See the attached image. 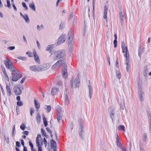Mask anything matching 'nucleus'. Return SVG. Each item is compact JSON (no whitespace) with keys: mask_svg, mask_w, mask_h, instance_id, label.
Returning a JSON list of instances; mask_svg holds the SVG:
<instances>
[{"mask_svg":"<svg viewBox=\"0 0 151 151\" xmlns=\"http://www.w3.org/2000/svg\"><path fill=\"white\" fill-rule=\"evenodd\" d=\"M7 60H4V63L6 68L12 72V80L13 81H16L22 76V73L19 71L17 72L16 68L13 65L12 62L6 58Z\"/></svg>","mask_w":151,"mask_h":151,"instance_id":"1","label":"nucleus"},{"mask_svg":"<svg viewBox=\"0 0 151 151\" xmlns=\"http://www.w3.org/2000/svg\"><path fill=\"white\" fill-rule=\"evenodd\" d=\"M62 64L63 67L62 69V76L65 79H66L67 77V72L66 69V64L65 62L63 60H59L54 65H52V70H54L56 68L60 67Z\"/></svg>","mask_w":151,"mask_h":151,"instance_id":"2","label":"nucleus"},{"mask_svg":"<svg viewBox=\"0 0 151 151\" xmlns=\"http://www.w3.org/2000/svg\"><path fill=\"white\" fill-rule=\"evenodd\" d=\"M49 68V65L47 66L46 64H45L40 65L38 66H36L35 65L32 66L30 67L29 69L31 71L38 72L47 70Z\"/></svg>","mask_w":151,"mask_h":151,"instance_id":"3","label":"nucleus"},{"mask_svg":"<svg viewBox=\"0 0 151 151\" xmlns=\"http://www.w3.org/2000/svg\"><path fill=\"white\" fill-rule=\"evenodd\" d=\"M65 53L63 50H59L55 51L53 54V59L55 60L63 58Z\"/></svg>","mask_w":151,"mask_h":151,"instance_id":"4","label":"nucleus"},{"mask_svg":"<svg viewBox=\"0 0 151 151\" xmlns=\"http://www.w3.org/2000/svg\"><path fill=\"white\" fill-rule=\"evenodd\" d=\"M79 76L80 74L79 73H78V74L75 80L74 81L75 86L73 85V80H71V81H70V84L71 85V88H73V87L76 88V87H78L79 86L80 83V81H79Z\"/></svg>","mask_w":151,"mask_h":151,"instance_id":"5","label":"nucleus"},{"mask_svg":"<svg viewBox=\"0 0 151 151\" xmlns=\"http://www.w3.org/2000/svg\"><path fill=\"white\" fill-rule=\"evenodd\" d=\"M80 126V127L78 132L79 135L81 139H84V137H83V134L85 132V130L83 124L81 122Z\"/></svg>","mask_w":151,"mask_h":151,"instance_id":"6","label":"nucleus"},{"mask_svg":"<svg viewBox=\"0 0 151 151\" xmlns=\"http://www.w3.org/2000/svg\"><path fill=\"white\" fill-rule=\"evenodd\" d=\"M65 36L66 35L65 34H63L61 35L58 39V42H57V45H59L65 42Z\"/></svg>","mask_w":151,"mask_h":151,"instance_id":"7","label":"nucleus"},{"mask_svg":"<svg viewBox=\"0 0 151 151\" xmlns=\"http://www.w3.org/2000/svg\"><path fill=\"white\" fill-rule=\"evenodd\" d=\"M14 91L16 95H20L22 94V91L21 89L17 86L14 87Z\"/></svg>","mask_w":151,"mask_h":151,"instance_id":"8","label":"nucleus"},{"mask_svg":"<svg viewBox=\"0 0 151 151\" xmlns=\"http://www.w3.org/2000/svg\"><path fill=\"white\" fill-rule=\"evenodd\" d=\"M138 94L140 98V101H143L144 99L143 98V95H144V92L142 91V88L141 87H139Z\"/></svg>","mask_w":151,"mask_h":151,"instance_id":"9","label":"nucleus"},{"mask_svg":"<svg viewBox=\"0 0 151 151\" xmlns=\"http://www.w3.org/2000/svg\"><path fill=\"white\" fill-rule=\"evenodd\" d=\"M107 9L108 8L105 5L104 6V19H106V21L107 22Z\"/></svg>","mask_w":151,"mask_h":151,"instance_id":"10","label":"nucleus"},{"mask_svg":"<svg viewBox=\"0 0 151 151\" xmlns=\"http://www.w3.org/2000/svg\"><path fill=\"white\" fill-rule=\"evenodd\" d=\"M58 88H53L51 91V93L52 96H54L56 95L58 93Z\"/></svg>","mask_w":151,"mask_h":151,"instance_id":"11","label":"nucleus"},{"mask_svg":"<svg viewBox=\"0 0 151 151\" xmlns=\"http://www.w3.org/2000/svg\"><path fill=\"white\" fill-rule=\"evenodd\" d=\"M33 54L34 57V59L36 62L39 64L40 63V60L38 56L37 55V52L35 51L33 52Z\"/></svg>","mask_w":151,"mask_h":151,"instance_id":"12","label":"nucleus"},{"mask_svg":"<svg viewBox=\"0 0 151 151\" xmlns=\"http://www.w3.org/2000/svg\"><path fill=\"white\" fill-rule=\"evenodd\" d=\"M68 43L70 44L71 43L73 39V35L71 32H69L68 34Z\"/></svg>","mask_w":151,"mask_h":151,"instance_id":"13","label":"nucleus"},{"mask_svg":"<svg viewBox=\"0 0 151 151\" xmlns=\"http://www.w3.org/2000/svg\"><path fill=\"white\" fill-rule=\"evenodd\" d=\"M119 18L120 20V22L122 26L123 25L124 23V16L123 15L122 13L120 12L119 13Z\"/></svg>","mask_w":151,"mask_h":151,"instance_id":"14","label":"nucleus"},{"mask_svg":"<svg viewBox=\"0 0 151 151\" xmlns=\"http://www.w3.org/2000/svg\"><path fill=\"white\" fill-rule=\"evenodd\" d=\"M6 88L7 91V93H8V95L10 96L12 94L10 86L7 85H6Z\"/></svg>","mask_w":151,"mask_h":151,"instance_id":"15","label":"nucleus"},{"mask_svg":"<svg viewBox=\"0 0 151 151\" xmlns=\"http://www.w3.org/2000/svg\"><path fill=\"white\" fill-rule=\"evenodd\" d=\"M56 143V142L53 139H51L50 144L51 147L53 149L56 148V146L55 145Z\"/></svg>","mask_w":151,"mask_h":151,"instance_id":"16","label":"nucleus"},{"mask_svg":"<svg viewBox=\"0 0 151 151\" xmlns=\"http://www.w3.org/2000/svg\"><path fill=\"white\" fill-rule=\"evenodd\" d=\"M122 52L124 53L125 50L127 49H128L127 46H126L124 41H123L122 42Z\"/></svg>","mask_w":151,"mask_h":151,"instance_id":"17","label":"nucleus"},{"mask_svg":"<svg viewBox=\"0 0 151 151\" xmlns=\"http://www.w3.org/2000/svg\"><path fill=\"white\" fill-rule=\"evenodd\" d=\"M115 113V111L114 109H113L112 111H111L110 113V116L112 121H114V115Z\"/></svg>","mask_w":151,"mask_h":151,"instance_id":"18","label":"nucleus"},{"mask_svg":"<svg viewBox=\"0 0 151 151\" xmlns=\"http://www.w3.org/2000/svg\"><path fill=\"white\" fill-rule=\"evenodd\" d=\"M125 54H124V56L126 58V60L127 59L129 60V53L128 49H126L125 51Z\"/></svg>","mask_w":151,"mask_h":151,"instance_id":"19","label":"nucleus"},{"mask_svg":"<svg viewBox=\"0 0 151 151\" xmlns=\"http://www.w3.org/2000/svg\"><path fill=\"white\" fill-rule=\"evenodd\" d=\"M126 64L127 65L126 68V70L127 72H129L130 67V65L129 64V60L127 59V60H126Z\"/></svg>","mask_w":151,"mask_h":151,"instance_id":"20","label":"nucleus"},{"mask_svg":"<svg viewBox=\"0 0 151 151\" xmlns=\"http://www.w3.org/2000/svg\"><path fill=\"white\" fill-rule=\"evenodd\" d=\"M29 7L32 10H34L35 12V7L33 2H32V3H29Z\"/></svg>","mask_w":151,"mask_h":151,"instance_id":"21","label":"nucleus"},{"mask_svg":"<svg viewBox=\"0 0 151 151\" xmlns=\"http://www.w3.org/2000/svg\"><path fill=\"white\" fill-rule=\"evenodd\" d=\"M88 87L89 88V97L91 99V95L92 94V87L91 86L89 85H88Z\"/></svg>","mask_w":151,"mask_h":151,"instance_id":"22","label":"nucleus"},{"mask_svg":"<svg viewBox=\"0 0 151 151\" xmlns=\"http://www.w3.org/2000/svg\"><path fill=\"white\" fill-rule=\"evenodd\" d=\"M52 45H49L47 47L46 50L47 51H49L50 53L52 55V51L51 50L52 49Z\"/></svg>","mask_w":151,"mask_h":151,"instance_id":"23","label":"nucleus"},{"mask_svg":"<svg viewBox=\"0 0 151 151\" xmlns=\"http://www.w3.org/2000/svg\"><path fill=\"white\" fill-rule=\"evenodd\" d=\"M118 130H122L124 132L125 131V127L123 125H120L118 127Z\"/></svg>","mask_w":151,"mask_h":151,"instance_id":"24","label":"nucleus"},{"mask_svg":"<svg viewBox=\"0 0 151 151\" xmlns=\"http://www.w3.org/2000/svg\"><path fill=\"white\" fill-rule=\"evenodd\" d=\"M70 103V101L68 96H65V104L66 105H68Z\"/></svg>","mask_w":151,"mask_h":151,"instance_id":"25","label":"nucleus"},{"mask_svg":"<svg viewBox=\"0 0 151 151\" xmlns=\"http://www.w3.org/2000/svg\"><path fill=\"white\" fill-rule=\"evenodd\" d=\"M34 101L35 107L37 109V111H38L37 109H39L40 107V104L39 103L37 102L36 100H35Z\"/></svg>","mask_w":151,"mask_h":151,"instance_id":"26","label":"nucleus"},{"mask_svg":"<svg viewBox=\"0 0 151 151\" xmlns=\"http://www.w3.org/2000/svg\"><path fill=\"white\" fill-rule=\"evenodd\" d=\"M4 140L6 141V142L7 144H9V138L8 135H6V134H4Z\"/></svg>","mask_w":151,"mask_h":151,"instance_id":"27","label":"nucleus"},{"mask_svg":"<svg viewBox=\"0 0 151 151\" xmlns=\"http://www.w3.org/2000/svg\"><path fill=\"white\" fill-rule=\"evenodd\" d=\"M23 18L25 20V22L27 23H28L29 22V17L27 14H25Z\"/></svg>","mask_w":151,"mask_h":151,"instance_id":"28","label":"nucleus"},{"mask_svg":"<svg viewBox=\"0 0 151 151\" xmlns=\"http://www.w3.org/2000/svg\"><path fill=\"white\" fill-rule=\"evenodd\" d=\"M36 118L37 123H40L41 120V116L39 113L37 114Z\"/></svg>","mask_w":151,"mask_h":151,"instance_id":"29","label":"nucleus"},{"mask_svg":"<svg viewBox=\"0 0 151 151\" xmlns=\"http://www.w3.org/2000/svg\"><path fill=\"white\" fill-rule=\"evenodd\" d=\"M143 142H145L147 140V134L146 133H144L143 134Z\"/></svg>","mask_w":151,"mask_h":151,"instance_id":"30","label":"nucleus"},{"mask_svg":"<svg viewBox=\"0 0 151 151\" xmlns=\"http://www.w3.org/2000/svg\"><path fill=\"white\" fill-rule=\"evenodd\" d=\"M147 115L149 119V127H151V115L148 112L147 113Z\"/></svg>","mask_w":151,"mask_h":151,"instance_id":"31","label":"nucleus"},{"mask_svg":"<svg viewBox=\"0 0 151 151\" xmlns=\"http://www.w3.org/2000/svg\"><path fill=\"white\" fill-rule=\"evenodd\" d=\"M65 23L64 22H61L60 25L59 29L61 30L63 29L65 26Z\"/></svg>","mask_w":151,"mask_h":151,"instance_id":"32","label":"nucleus"},{"mask_svg":"<svg viewBox=\"0 0 151 151\" xmlns=\"http://www.w3.org/2000/svg\"><path fill=\"white\" fill-rule=\"evenodd\" d=\"M17 58L23 60H27L26 57L24 56H19Z\"/></svg>","mask_w":151,"mask_h":151,"instance_id":"33","label":"nucleus"},{"mask_svg":"<svg viewBox=\"0 0 151 151\" xmlns=\"http://www.w3.org/2000/svg\"><path fill=\"white\" fill-rule=\"evenodd\" d=\"M56 118L58 122H59L61 120L62 117L61 116L60 114V113L58 114Z\"/></svg>","mask_w":151,"mask_h":151,"instance_id":"34","label":"nucleus"},{"mask_svg":"<svg viewBox=\"0 0 151 151\" xmlns=\"http://www.w3.org/2000/svg\"><path fill=\"white\" fill-rule=\"evenodd\" d=\"M46 109L47 110V112H49L51 110V106L50 105H46Z\"/></svg>","mask_w":151,"mask_h":151,"instance_id":"35","label":"nucleus"},{"mask_svg":"<svg viewBox=\"0 0 151 151\" xmlns=\"http://www.w3.org/2000/svg\"><path fill=\"white\" fill-rule=\"evenodd\" d=\"M116 75L117 76V78L119 79H120L121 77V75L120 72L117 71Z\"/></svg>","mask_w":151,"mask_h":151,"instance_id":"36","label":"nucleus"},{"mask_svg":"<svg viewBox=\"0 0 151 151\" xmlns=\"http://www.w3.org/2000/svg\"><path fill=\"white\" fill-rule=\"evenodd\" d=\"M144 48H143L142 49L139 50V56L140 57H141V55L144 52Z\"/></svg>","mask_w":151,"mask_h":151,"instance_id":"37","label":"nucleus"},{"mask_svg":"<svg viewBox=\"0 0 151 151\" xmlns=\"http://www.w3.org/2000/svg\"><path fill=\"white\" fill-rule=\"evenodd\" d=\"M17 105L18 106H22L23 105V102L22 101H19L17 102Z\"/></svg>","mask_w":151,"mask_h":151,"instance_id":"38","label":"nucleus"},{"mask_svg":"<svg viewBox=\"0 0 151 151\" xmlns=\"http://www.w3.org/2000/svg\"><path fill=\"white\" fill-rule=\"evenodd\" d=\"M69 19H71L74 17V14L73 12H71L69 14Z\"/></svg>","mask_w":151,"mask_h":151,"instance_id":"39","label":"nucleus"},{"mask_svg":"<svg viewBox=\"0 0 151 151\" xmlns=\"http://www.w3.org/2000/svg\"><path fill=\"white\" fill-rule=\"evenodd\" d=\"M116 143L117 146L120 148H122V145L121 142L119 141H116Z\"/></svg>","mask_w":151,"mask_h":151,"instance_id":"40","label":"nucleus"},{"mask_svg":"<svg viewBox=\"0 0 151 151\" xmlns=\"http://www.w3.org/2000/svg\"><path fill=\"white\" fill-rule=\"evenodd\" d=\"M29 145L30 147H31V151H32V150H33V148L34 147L33 145L31 142V141L29 140Z\"/></svg>","mask_w":151,"mask_h":151,"instance_id":"41","label":"nucleus"},{"mask_svg":"<svg viewBox=\"0 0 151 151\" xmlns=\"http://www.w3.org/2000/svg\"><path fill=\"white\" fill-rule=\"evenodd\" d=\"M65 96H68V95L69 93V90L68 88H66L65 89L64 92Z\"/></svg>","mask_w":151,"mask_h":151,"instance_id":"42","label":"nucleus"},{"mask_svg":"<svg viewBox=\"0 0 151 151\" xmlns=\"http://www.w3.org/2000/svg\"><path fill=\"white\" fill-rule=\"evenodd\" d=\"M22 5L23 6L25 9L26 10H28V7L25 2H22Z\"/></svg>","mask_w":151,"mask_h":151,"instance_id":"43","label":"nucleus"},{"mask_svg":"<svg viewBox=\"0 0 151 151\" xmlns=\"http://www.w3.org/2000/svg\"><path fill=\"white\" fill-rule=\"evenodd\" d=\"M36 142L38 146H40V140L37 137L36 138Z\"/></svg>","mask_w":151,"mask_h":151,"instance_id":"44","label":"nucleus"},{"mask_svg":"<svg viewBox=\"0 0 151 151\" xmlns=\"http://www.w3.org/2000/svg\"><path fill=\"white\" fill-rule=\"evenodd\" d=\"M41 133L42 135L45 136V135L46 134V133L45 130L42 128L41 129Z\"/></svg>","mask_w":151,"mask_h":151,"instance_id":"45","label":"nucleus"},{"mask_svg":"<svg viewBox=\"0 0 151 151\" xmlns=\"http://www.w3.org/2000/svg\"><path fill=\"white\" fill-rule=\"evenodd\" d=\"M30 115L31 116H32L33 115V113H34V109L32 108H30Z\"/></svg>","mask_w":151,"mask_h":151,"instance_id":"46","label":"nucleus"},{"mask_svg":"<svg viewBox=\"0 0 151 151\" xmlns=\"http://www.w3.org/2000/svg\"><path fill=\"white\" fill-rule=\"evenodd\" d=\"M26 54L28 55V56L29 57H32V52H31L29 51H27L26 53Z\"/></svg>","mask_w":151,"mask_h":151,"instance_id":"47","label":"nucleus"},{"mask_svg":"<svg viewBox=\"0 0 151 151\" xmlns=\"http://www.w3.org/2000/svg\"><path fill=\"white\" fill-rule=\"evenodd\" d=\"M20 128L21 129L24 130L25 128V125L24 124H22L20 126Z\"/></svg>","mask_w":151,"mask_h":151,"instance_id":"48","label":"nucleus"},{"mask_svg":"<svg viewBox=\"0 0 151 151\" xmlns=\"http://www.w3.org/2000/svg\"><path fill=\"white\" fill-rule=\"evenodd\" d=\"M16 147H19L21 146V144L20 142L19 141H16Z\"/></svg>","mask_w":151,"mask_h":151,"instance_id":"49","label":"nucleus"},{"mask_svg":"<svg viewBox=\"0 0 151 151\" xmlns=\"http://www.w3.org/2000/svg\"><path fill=\"white\" fill-rule=\"evenodd\" d=\"M4 75L5 76V77L6 79L7 80V81H9V78L8 77V76L6 73H4Z\"/></svg>","mask_w":151,"mask_h":151,"instance_id":"50","label":"nucleus"},{"mask_svg":"<svg viewBox=\"0 0 151 151\" xmlns=\"http://www.w3.org/2000/svg\"><path fill=\"white\" fill-rule=\"evenodd\" d=\"M139 148L140 151H145L144 150L142 147V145L141 143L139 144Z\"/></svg>","mask_w":151,"mask_h":151,"instance_id":"51","label":"nucleus"},{"mask_svg":"<svg viewBox=\"0 0 151 151\" xmlns=\"http://www.w3.org/2000/svg\"><path fill=\"white\" fill-rule=\"evenodd\" d=\"M15 124L13 126V128L12 129V136H14V132L15 131Z\"/></svg>","mask_w":151,"mask_h":151,"instance_id":"52","label":"nucleus"},{"mask_svg":"<svg viewBox=\"0 0 151 151\" xmlns=\"http://www.w3.org/2000/svg\"><path fill=\"white\" fill-rule=\"evenodd\" d=\"M7 3V6L9 8L11 7V5L9 0H6Z\"/></svg>","mask_w":151,"mask_h":151,"instance_id":"53","label":"nucleus"},{"mask_svg":"<svg viewBox=\"0 0 151 151\" xmlns=\"http://www.w3.org/2000/svg\"><path fill=\"white\" fill-rule=\"evenodd\" d=\"M43 142L45 147H46L47 145V141L45 138H44L43 139Z\"/></svg>","mask_w":151,"mask_h":151,"instance_id":"54","label":"nucleus"},{"mask_svg":"<svg viewBox=\"0 0 151 151\" xmlns=\"http://www.w3.org/2000/svg\"><path fill=\"white\" fill-rule=\"evenodd\" d=\"M1 68L2 69V70L3 72V73H4L6 72L5 68H4V67L3 65L1 66Z\"/></svg>","mask_w":151,"mask_h":151,"instance_id":"55","label":"nucleus"},{"mask_svg":"<svg viewBox=\"0 0 151 151\" xmlns=\"http://www.w3.org/2000/svg\"><path fill=\"white\" fill-rule=\"evenodd\" d=\"M145 72V73H147L148 71V69L147 66L144 67Z\"/></svg>","mask_w":151,"mask_h":151,"instance_id":"56","label":"nucleus"},{"mask_svg":"<svg viewBox=\"0 0 151 151\" xmlns=\"http://www.w3.org/2000/svg\"><path fill=\"white\" fill-rule=\"evenodd\" d=\"M0 87H1V90L2 92L3 93V94L4 95L5 94V92H4L3 88V87H2V86H1V84H0Z\"/></svg>","mask_w":151,"mask_h":151,"instance_id":"57","label":"nucleus"},{"mask_svg":"<svg viewBox=\"0 0 151 151\" xmlns=\"http://www.w3.org/2000/svg\"><path fill=\"white\" fill-rule=\"evenodd\" d=\"M12 6L14 8V10L16 11H17V8L16 7V6H15L14 4L13 3H12Z\"/></svg>","mask_w":151,"mask_h":151,"instance_id":"58","label":"nucleus"},{"mask_svg":"<svg viewBox=\"0 0 151 151\" xmlns=\"http://www.w3.org/2000/svg\"><path fill=\"white\" fill-rule=\"evenodd\" d=\"M15 48V47L14 46L9 47L8 48V49L9 50H13Z\"/></svg>","mask_w":151,"mask_h":151,"instance_id":"59","label":"nucleus"},{"mask_svg":"<svg viewBox=\"0 0 151 151\" xmlns=\"http://www.w3.org/2000/svg\"><path fill=\"white\" fill-rule=\"evenodd\" d=\"M16 110L17 111V115H19L20 113V110L19 108H18L17 107L16 109Z\"/></svg>","mask_w":151,"mask_h":151,"instance_id":"60","label":"nucleus"},{"mask_svg":"<svg viewBox=\"0 0 151 151\" xmlns=\"http://www.w3.org/2000/svg\"><path fill=\"white\" fill-rule=\"evenodd\" d=\"M26 78V77L24 76L22 78V79L20 81V83H21L22 84L24 82Z\"/></svg>","mask_w":151,"mask_h":151,"instance_id":"61","label":"nucleus"},{"mask_svg":"<svg viewBox=\"0 0 151 151\" xmlns=\"http://www.w3.org/2000/svg\"><path fill=\"white\" fill-rule=\"evenodd\" d=\"M20 141H21L22 145L23 146V147H24V146H24V142L23 140L22 139H21L20 140Z\"/></svg>","mask_w":151,"mask_h":151,"instance_id":"62","label":"nucleus"},{"mask_svg":"<svg viewBox=\"0 0 151 151\" xmlns=\"http://www.w3.org/2000/svg\"><path fill=\"white\" fill-rule=\"evenodd\" d=\"M23 133L24 134L27 135L28 134L29 132L28 131H25L23 132Z\"/></svg>","mask_w":151,"mask_h":151,"instance_id":"63","label":"nucleus"},{"mask_svg":"<svg viewBox=\"0 0 151 151\" xmlns=\"http://www.w3.org/2000/svg\"><path fill=\"white\" fill-rule=\"evenodd\" d=\"M38 151H42V149L41 147V146H38Z\"/></svg>","mask_w":151,"mask_h":151,"instance_id":"64","label":"nucleus"}]
</instances>
